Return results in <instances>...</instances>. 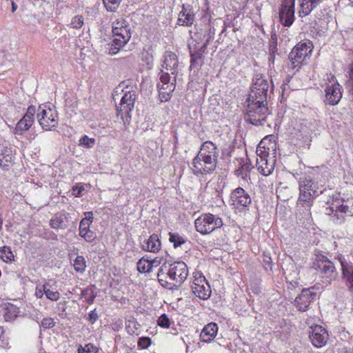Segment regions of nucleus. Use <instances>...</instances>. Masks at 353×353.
Returning <instances> with one entry per match:
<instances>
[{
  "label": "nucleus",
  "mask_w": 353,
  "mask_h": 353,
  "mask_svg": "<svg viewBox=\"0 0 353 353\" xmlns=\"http://www.w3.org/2000/svg\"><path fill=\"white\" fill-rule=\"evenodd\" d=\"M188 276L185 263L181 261L164 263L159 269L157 279L160 285L168 290H178Z\"/></svg>",
  "instance_id": "obj_1"
},
{
  "label": "nucleus",
  "mask_w": 353,
  "mask_h": 353,
  "mask_svg": "<svg viewBox=\"0 0 353 353\" xmlns=\"http://www.w3.org/2000/svg\"><path fill=\"white\" fill-rule=\"evenodd\" d=\"M218 157L219 152L214 144L211 141H205L193 159L191 168L192 173L196 176L212 173L216 168Z\"/></svg>",
  "instance_id": "obj_2"
},
{
  "label": "nucleus",
  "mask_w": 353,
  "mask_h": 353,
  "mask_svg": "<svg viewBox=\"0 0 353 353\" xmlns=\"http://www.w3.org/2000/svg\"><path fill=\"white\" fill-rule=\"evenodd\" d=\"M327 180V172L325 170L321 174V176H317L314 179L305 178L299 180V196L298 202L305 205V208H310L314 199L323 190L319 191L323 188Z\"/></svg>",
  "instance_id": "obj_3"
},
{
  "label": "nucleus",
  "mask_w": 353,
  "mask_h": 353,
  "mask_svg": "<svg viewBox=\"0 0 353 353\" xmlns=\"http://www.w3.org/2000/svg\"><path fill=\"white\" fill-rule=\"evenodd\" d=\"M137 87L132 85H125L123 82L119 88L114 92L113 99L121 94V99L119 104L116 105L117 115L120 117L125 123L130 120L131 113L134 108L135 100L137 99Z\"/></svg>",
  "instance_id": "obj_4"
},
{
  "label": "nucleus",
  "mask_w": 353,
  "mask_h": 353,
  "mask_svg": "<svg viewBox=\"0 0 353 353\" xmlns=\"http://www.w3.org/2000/svg\"><path fill=\"white\" fill-rule=\"evenodd\" d=\"M311 268L315 271L320 282L325 287L337 280L339 272L334 263L325 255L319 253L312 259Z\"/></svg>",
  "instance_id": "obj_5"
},
{
  "label": "nucleus",
  "mask_w": 353,
  "mask_h": 353,
  "mask_svg": "<svg viewBox=\"0 0 353 353\" xmlns=\"http://www.w3.org/2000/svg\"><path fill=\"white\" fill-rule=\"evenodd\" d=\"M314 50L312 41L304 39L297 43L289 54L290 68L298 71L303 65H307Z\"/></svg>",
  "instance_id": "obj_6"
},
{
  "label": "nucleus",
  "mask_w": 353,
  "mask_h": 353,
  "mask_svg": "<svg viewBox=\"0 0 353 353\" xmlns=\"http://www.w3.org/2000/svg\"><path fill=\"white\" fill-rule=\"evenodd\" d=\"M112 46L118 50L124 47L131 38L130 23L123 17H119L112 21Z\"/></svg>",
  "instance_id": "obj_7"
},
{
  "label": "nucleus",
  "mask_w": 353,
  "mask_h": 353,
  "mask_svg": "<svg viewBox=\"0 0 353 353\" xmlns=\"http://www.w3.org/2000/svg\"><path fill=\"white\" fill-rule=\"evenodd\" d=\"M37 118L39 125L46 131H54L59 125L58 112L49 104L39 106Z\"/></svg>",
  "instance_id": "obj_8"
},
{
  "label": "nucleus",
  "mask_w": 353,
  "mask_h": 353,
  "mask_svg": "<svg viewBox=\"0 0 353 353\" xmlns=\"http://www.w3.org/2000/svg\"><path fill=\"white\" fill-rule=\"evenodd\" d=\"M254 99L248 98V109L245 119L252 125H259L268 114L267 102L261 103Z\"/></svg>",
  "instance_id": "obj_9"
},
{
  "label": "nucleus",
  "mask_w": 353,
  "mask_h": 353,
  "mask_svg": "<svg viewBox=\"0 0 353 353\" xmlns=\"http://www.w3.org/2000/svg\"><path fill=\"white\" fill-rule=\"evenodd\" d=\"M197 232L202 234H209L217 228H221L223 223L221 217L210 213L202 214L194 221Z\"/></svg>",
  "instance_id": "obj_10"
},
{
  "label": "nucleus",
  "mask_w": 353,
  "mask_h": 353,
  "mask_svg": "<svg viewBox=\"0 0 353 353\" xmlns=\"http://www.w3.org/2000/svg\"><path fill=\"white\" fill-rule=\"evenodd\" d=\"M248 98L258 100L261 103L267 102V92L269 88V83L262 75H256L253 80Z\"/></svg>",
  "instance_id": "obj_11"
},
{
  "label": "nucleus",
  "mask_w": 353,
  "mask_h": 353,
  "mask_svg": "<svg viewBox=\"0 0 353 353\" xmlns=\"http://www.w3.org/2000/svg\"><path fill=\"white\" fill-rule=\"evenodd\" d=\"M295 0H283L279 11L280 22L285 27H290L295 19Z\"/></svg>",
  "instance_id": "obj_12"
},
{
  "label": "nucleus",
  "mask_w": 353,
  "mask_h": 353,
  "mask_svg": "<svg viewBox=\"0 0 353 353\" xmlns=\"http://www.w3.org/2000/svg\"><path fill=\"white\" fill-rule=\"evenodd\" d=\"M319 285L320 284H316L310 288L303 289L301 294L296 297L294 303L299 311L305 312L308 310L310 305L316 299V293L312 292L311 290H319Z\"/></svg>",
  "instance_id": "obj_13"
},
{
  "label": "nucleus",
  "mask_w": 353,
  "mask_h": 353,
  "mask_svg": "<svg viewBox=\"0 0 353 353\" xmlns=\"http://www.w3.org/2000/svg\"><path fill=\"white\" fill-rule=\"evenodd\" d=\"M325 101L330 105H335L342 98V87L334 77H332L325 89Z\"/></svg>",
  "instance_id": "obj_14"
},
{
  "label": "nucleus",
  "mask_w": 353,
  "mask_h": 353,
  "mask_svg": "<svg viewBox=\"0 0 353 353\" xmlns=\"http://www.w3.org/2000/svg\"><path fill=\"white\" fill-rule=\"evenodd\" d=\"M341 266V278L351 294H353V263L347 262L342 256H339Z\"/></svg>",
  "instance_id": "obj_15"
},
{
  "label": "nucleus",
  "mask_w": 353,
  "mask_h": 353,
  "mask_svg": "<svg viewBox=\"0 0 353 353\" xmlns=\"http://www.w3.org/2000/svg\"><path fill=\"white\" fill-rule=\"evenodd\" d=\"M310 339L316 347H322L325 346L328 340L327 331L321 325H315L310 327Z\"/></svg>",
  "instance_id": "obj_16"
},
{
  "label": "nucleus",
  "mask_w": 353,
  "mask_h": 353,
  "mask_svg": "<svg viewBox=\"0 0 353 353\" xmlns=\"http://www.w3.org/2000/svg\"><path fill=\"white\" fill-rule=\"evenodd\" d=\"M195 20V14L193 8L190 5L182 6L181 10L179 13L177 24L180 26L190 27Z\"/></svg>",
  "instance_id": "obj_17"
},
{
  "label": "nucleus",
  "mask_w": 353,
  "mask_h": 353,
  "mask_svg": "<svg viewBox=\"0 0 353 353\" xmlns=\"http://www.w3.org/2000/svg\"><path fill=\"white\" fill-rule=\"evenodd\" d=\"M230 199L232 205H236V207H247L251 203V198L249 194L241 187L236 188L232 192Z\"/></svg>",
  "instance_id": "obj_18"
},
{
  "label": "nucleus",
  "mask_w": 353,
  "mask_h": 353,
  "mask_svg": "<svg viewBox=\"0 0 353 353\" xmlns=\"http://www.w3.org/2000/svg\"><path fill=\"white\" fill-rule=\"evenodd\" d=\"M208 41L199 47L190 48V68H199L204 59V53L207 49Z\"/></svg>",
  "instance_id": "obj_19"
},
{
  "label": "nucleus",
  "mask_w": 353,
  "mask_h": 353,
  "mask_svg": "<svg viewBox=\"0 0 353 353\" xmlns=\"http://www.w3.org/2000/svg\"><path fill=\"white\" fill-rule=\"evenodd\" d=\"M278 134H269L263 138L256 149V153L260 152L261 154L268 153L270 151L275 152L276 150V139Z\"/></svg>",
  "instance_id": "obj_20"
},
{
  "label": "nucleus",
  "mask_w": 353,
  "mask_h": 353,
  "mask_svg": "<svg viewBox=\"0 0 353 353\" xmlns=\"http://www.w3.org/2000/svg\"><path fill=\"white\" fill-rule=\"evenodd\" d=\"M259 159H256V167L258 170L264 176H268L272 173L274 169V161L272 160L271 162L267 159L265 154L257 153Z\"/></svg>",
  "instance_id": "obj_21"
},
{
  "label": "nucleus",
  "mask_w": 353,
  "mask_h": 353,
  "mask_svg": "<svg viewBox=\"0 0 353 353\" xmlns=\"http://www.w3.org/2000/svg\"><path fill=\"white\" fill-rule=\"evenodd\" d=\"M323 1L324 0H299V17L303 18L309 15L312 11L323 3Z\"/></svg>",
  "instance_id": "obj_22"
},
{
  "label": "nucleus",
  "mask_w": 353,
  "mask_h": 353,
  "mask_svg": "<svg viewBox=\"0 0 353 353\" xmlns=\"http://www.w3.org/2000/svg\"><path fill=\"white\" fill-rule=\"evenodd\" d=\"M14 159L10 149L0 144V168L8 170L13 165Z\"/></svg>",
  "instance_id": "obj_23"
},
{
  "label": "nucleus",
  "mask_w": 353,
  "mask_h": 353,
  "mask_svg": "<svg viewBox=\"0 0 353 353\" xmlns=\"http://www.w3.org/2000/svg\"><path fill=\"white\" fill-rule=\"evenodd\" d=\"M218 325L215 323H210L204 326L201 334V341L205 343L211 342L216 336Z\"/></svg>",
  "instance_id": "obj_24"
},
{
  "label": "nucleus",
  "mask_w": 353,
  "mask_h": 353,
  "mask_svg": "<svg viewBox=\"0 0 353 353\" xmlns=\"http://www.w3.org/2000/svg\"><path fill=\"white\" fill-rule=\"evenodd\" d=\"M237 161H239V168L235 170L236 175L241 176L243 179H247L248 177H250V172L254 168L251 161L248 157L241 158Z\"/></svg>",
  "instance_id": "obj_25"
},
{
  "label": "nucleus",
  "mask_w": 353,
  "mask_h": 353,
  "mask_svg": "<svg viewBox=\"0 0 353 353\" xmlns=\"http://www.w3.org/2000/svg\"><path fill=\"white\" fill-rule=\"evenodd\" d=\"M191 288L194 294L201 299L206 300L210 296L211 288L208 283L203 285L194 283Z\"/></svg>",
  "instance_id": "obj_26"
},
{
  "label": "nucleus",
  "mask_w": 353,
  "mask_h": 353,
  "mask_svg": "<svg viewBox=\"0 0 353 353\" xmlns=\"http://www.w3.org/2000/svg\"><path fill=\"white\" fill-rule=\"evenodd\" d=\"M157 88L161 102H166L171 99L172 94L175 89V85L173 83L165 85L158 83Z\"/></svg>",
  "instance_id": "obj_27"
},
{
  "label": "nucleus",
  "mask_w": 353,
  "mask_h": 353,
  "mask_svg": "<svg viewBox=\"0 0 353 353\" xmlns=\"http://www.w3.org/2000/svg\"><path fill=\"white\" fill-rule=\"evenodd\" d=\"M178 66L176 55L172 52H166L162 67L167 71L174 74Z\"/></svg>",
  "instance_id": "obj_28"
},
{
  "label": "nucleus",
  "mask_w": 353,
  "mask_h": 353,
  "mask_svg": "<svg viewBox=\"0 0 353 353\" xmlns=\"http://www.w3.org/2000/svg\"><path fill=\"white\" fill-rule=\"evenodd\" d=\"M161 248V242L157 234H152L150 238L145 240V245H143L144 250L157 252Z\"/></svg>",
  "instance_id": "obj_29"
},
{
  "label": "nucleus",
  "mask_w": 353,
  "mask_h": 353,
  "mask_svg": "<svg viewBox=\"0 0 353 353\" xmlns=\"http://www.w3.org/2000/svg\"><path fill=\"white\" fill-rule=\"evenodd\" d=\"M50 225L56 230L67 228V217L65 213H57L50 221Z\"/></svg>",
  "instance_id": "obj_30"
},
{
  "label": "nucleus",
  "mask_w": 353,
  "mask_h": 353,
  "mask_svg": "<svg viewBox=\"0 0 353 353\" xmlns=\"http://www.w3.org/2000/svg\"><path fill=\"white\" fill-rule=\"evenodd\" d=\"M3 308V318L6 321H11L14 320L19 312V307L10 303H5Z\"/></svg>",
  "instance_id": "obj_31"
},
{
  "label": "nucleus",
  "mask_w": 353,
  "mask_h": 353,
  "mask_svg": "<svg viewBox=\"0 0 353 353\" xmlns=\"http://www.w3.org/2000/svg\"><path fill=\"white\" fill-rule=\"evenodd\" d=\"M96 290L97 287L95 285H90L81 291V296L84 297L89 304H92L97 296Z\"/></svg>",
  "instance_id": "obj_32"
},
{
  "label": "nucleus",
  "mask_w": 353,
  "mask_h": 353,
  "mask_svg": "<svg viewBox=\"0 0 353 353\" xmlns=\"http://www.w3.org/2000/svg\"><path fill=\"white\" fill-rule=\"evenodd\" d=\"M50 284L49 283H46L43 285V291L46 292V296L48 299L57 301L60 298V294L58 291L52 290L50 289Z\"/></svg>",
  "instance_id": "obj_33"
},
{
  "label": "nucleus",
  "mask_w": 353,
  "mask_h": 353,
  "mask_svg": "<svg viewBox=\"0 0 353 353\" xmlns=\"http://www.w3.org/2000/svg\"><path fill=\"white\" fill-rule=\"evenodd\" d=\"M34 123V120H31L30 119H28L26 117H23L19 121V122L16 125V130L17 131H27L28 130L31 126Z\"/></svg>",
  "instance_id": "obj_34"
},
{
  "label": "nucleus",
  "mask_w": 353,
  "mask_h": 353,
  "mask_svg": "<svg viewBox=\"0 0 353 353\" xmlns=\"http://www.w3.org/2000/svg\"><path fill=\"white\" fill-rule=\"evenodd\" d=\"M14 254L9 246L0 248V258L6 263L14 261Z\"/></svg>",
  "instance_id": "obj_35"
},
{
  "label": "nucleus",
  "mask_w": 353,
  "mask_h": 353,
  "mask_svg": "<svg viewBox=\"0 0 353 353\" xmlns=\"http://www.w3.org/2000/svg\"><path fill=\"white\" fill-rule=\"evenodd\" d=\"M121 1L122 0H103V3L108 12H115L120 6Z\"/></svg>",
  "instance_id": "obj_36"
},
{
  "label": "nucleus",
  "mask_w": 353,
  "mask_h": 353,
  "mask_svg": "<svg viewBox=\"0 0 353 353\" xmlns=\"http://www.w3.org/2000/svg\"><path fill=\"white\" fill-rule=\"evenodd\" d=\"M86 265L85 260L83 256H77L74 261V268L78 272H83Z\"/></svg>",
  "instance_id": "obj_37"
},
{
  "label": "nucleus",
  "mask_w": 353,
  "mask_h": 353,
  "mask_svg": "<svg viewBox=\"0 0 353 353\" xmlns=\"http://www.w3.org/2000/svg\"><path fill=\"white\" fill-rule=\"evenodd\" d=\"M140 325L135 320H128L125 321V330L127 332L132 335L135 334L136 330L139 328Z\"/></svg>",
  "instance_id": "obj_38"
},
{
  "label": "nucleus",
  "mask_w": 353,
  "mask_h": 353,
  "mask_svg": "<svg viewBox=\"0 0 353 353\" xmlns=\"http://www.w3.org/2000/svg\"><path fill=\"white\" fill-rule=\"evenodd\" d=\"M170 241L173 243V246L176 248L185 243V240L178 233H170Z\"/></svg>",
  "instance_id": "obj_39"
},
{
  "label": "nucleus",
  "mask_w": 353,
  "mask_h": 353,
  "mask_svg": "<svg viewBox=\"0 0 353 353\" xmlns=\"http://www.w3.org/2000/svg\"><path fill=\"white\" fill-rule=\"evenodd\" d=\"M148 263L145 260V256H143L141 259L137 262V270L141 273H149L151 272L150 266L147 267Z\"/></svg>",
  "instance_id": "obj_40"
},
{
  "label": "nucleus",
  "mask_w": 353,
  "mask_h": 353,
  "mask_svg": "<svg viewBox=\"0 0 353 353\" xmlns=\"http://www.w3.org/2000/svg\"><path fill=\"white\" fill-rule=\"evenodd\" d=\"M79 236L83 238V239L88 243H94L97 239V234L91 230L89 231H85V232Z\"/></svg>",
  "instance_id": "obj_41"
},
{
  "label": "nucleus",
  "mask_w": 353,
  "mask_h": 353,
  "mask_svg": "<svg viewBox=\"0 0 353 353\" xmlns=\"http://www.w3.org/2000/svg\"><path fill=\"white\" fill-rule=\"evenodd\" d=\"M95 143V139L94 138H89L88 136L85 135L79 140V145L85 147V148H92Z\"/></svg>",
  "instance_id": "obj_42"
},
{
  "label": "nucleus",
  "mask_w": 353,
  "mask_h": 353,
  "mask_svg": "<svg viewBox=\"0 0 353 353\" xmlns=\"http://www.w3.org/2000/svg\"><path fill=\"white\" fill-rule=\"evenodd\" d=\"M97 347L92 343L86 344L83 347L78 349V353H97Z\"/></svg>",
  "instance_id": "obj_43"
},
{
  "label": "nucleus",
  "mask_w": 353,
  "mask_h": 353,
  "mask_svg": "<svg viewBox=\"0 0 353 353\" xmlns=\"http://www.w3.org/2000/svg\"><path fill=\"white\" fill-rule=\"evenodd\" d=\"M157 323L158 325L165 328H168L170 325V321L165 314H163L159 316Z\"/></svg>",
  "instance_id": "obj_44"
},
{
  "label": "nucleus",
  "mask_w": 353,
  "mask_h": 353,
  "mask_svg": "<svg viewBox=\"0 0 353 353\" xmlns=\"http://www.w3.org/2000/svg\"><path fill=\"white\" fill-rule=\"evenodd\" d=\"M71 25L73 28L79 29L83 25V19L81 16L77 15L74 16L71 21Z\"/></svg>",
  "instance_id": "obj_45"
},
{
  "label": "nucleus",
  "mask_w": 353,
  "mask_h": 353,
  "mask_svg": "<svg viewBox=\"0 0 353 353\" xmlns=\"http://www.w3.org/2000/svg\"><path fill=\"white\" fill-rule=\"evenodd\" d=\"M92 224L91 222L87 221V219H81L79 223V235L82 234L85 231L90 230V227Z\"/></svg>",
  "instance_id": "obj_46"
},
{
  "label": "nucleus",
  "mask_w": 353,
  "mask_h": 353,
  "mask_svg": "<svg viewBox=\"0 0 353 353\" xmlns=\"http://www.w3.org/2000/svg\"><path fill=\"white\" fill-rule=\"evenodd\" d=\"M151 345V339L149 337L143 336L139 338L138 346L141 349H147Z\"/></svg>",
  "instance_id": "obj_47"
},
{
  "label": "nucleus",
  "mask_w": 353,
  "mask_h": 353,
  "mask_svg": "<svg viewBox=\"0 0 353 353\" xmlns=\"http://www.w3.org/2000/svg\"><path fill=\"white\" fill-rule=\"evenodd\" d=\"M159 75H160V77H159L160 82L159 83L163 84V85L171 83L170 82V76L168 72H163V70H161V72L159 73Z\"/></svg>",
  "instance_id": "obj_48"
},
{
  "label": "nucleus",
  "mask_w": 353,
  "mask_h": 353,
  "mask_svg": "<svg viewBox=\"0 0 353 353\" xmlns=\"http://www.w3.org/2000/svg\"><path fill=\"white\" fill-rule=\"evenodd\" d=\"M41 325L45 329L52 328L55 325V322L52 318H45L42 320Z\"/></svg>",
  "instance_id": "obj_49"
},
{
  "label": "nucleus",
  "mask_w": 353,
  "mask_h": 353,
  "mask_svg": "<svg viewBox=\"0 0 353 353\" xmlns=\"http://www.w3.org/2000/svg\"><path fill=\"white\" fill-rule=\"evenodd\" d=\"M36 113V107L33 105H30L28 108L27 112L25 114L24 117H27L28 119H30L31 120H34V116Z\"/></svg>",
  "instance_id": "obj_50"
},
{
  "label": "nucleus",
  "mask_w": 353,
  "mask_h": 353,
  "mask_svg": "<svg viewBox=\"0 0 353 353\" xmlns=\"http://www.w3.org/2000/svg\"><path fill=\"white\" fill-rule=\"evenodd\" d=\"M99 318V315L97 313L96 309L92 310L87 318V320L91 323L94 324Z\"/></svg>",
  "instance_id": "obj_51"
},
{
  "label": "nucleus",
  "mask_w": 353,
  "mask_h": 353,
  "mask_svg": "<svg viewBox=\"0 0 353 353\" xmlns=\"http://www.w3.org/2000/svg\"><path fill=\"white\" fill-rule=\"evenodd\" d=\"M161 263V259L158 257H156L154 259L150 261V262L147 264V267L151 268V271L152 270L153 267H157Z\"/></svg>",
  "instance_id": "obj_52"
},
{
  "label": "nucleus",
  "mask_w": 353,
  "mask_h": 353,
  "mask_svg": "<svg viewBox=\"0 0 353 353\" xmlns=\"http://www.w3.org/2000/svg\"><path fill=\"white\" fill-rule=\"evenodd\" d=\"M84 190L83 186H74L72 189V194L75 196H79L82 192V191Z\"/></svg>",
  "instance_id": "obj_53"
},
{
  "label": "nucleus",
  "mask_w": 353,
  "mask_h": 353,
  "mask_svg": "<svg viewBox=\"0 0 353 353\" xmlns=\"http://www.w3.org/2000/svg\"><path fill=\"white\" fill-rule=\"evenodd\" d=\"M43 294L46 295V292H44V291H43V285L41 288L37 286L36 288V291H35V296L37 298L41 299L43 297Z\"/></svg>",
  "instance_id": "obj_54"
},
{
  "label": "nucleus",
  "mask_w": 353,
  "mask_h": 353,
  "mask_svg": "<svg viewBox=\"0 0 353 353\" xmlns=\"http://www.w3.org/2000/svg\"><path fill=\"white\" fill-rule=\"evenodd\" d=\"M336 211L341 213H347L349 211V207L346 205L342 204L336 207Z\"/></svg>",
  "instance_id": "obj_55"
},
{
  "label": "nucleus",
  "mask_w": 353,
  "mask_h": 353,
  "mask_svg": "<svg viewBox=\"0 0 353 353\" xmlns=\"http://www.w3.org/2000/svg\"><path fill=\"white\" fill-rule=\"evenodd\" d=\"M194 283L203 284V285L208 283L207 280L205 279V278L201 275H200L199 277H198V278H195L193 283Z\"/></svg>",
  "instance_id": "obj_56"
},
{
  "label": "nucleus",
  "mask_w": 353,
  "mask_h": 353,
  "mask_svg": "<svg viewBox=\"0 0 353 353\" xmlns=\"http://www.w3.org/2000/svg\"><path fill=\"white\" fill-rule=\"evenodd\" d=\"M85 218L83 219H87L88 221L92 223L93 221V214L92 212H86L84 213Z\"/></svg>",
  "instance_id": "obj_57"
},
{
  "label": "nucleus",
  "mask_w": 353,
  "mask_h": 353,
  "mask_svg": "<svg viewBox=\"0 0 353 353\" xmlns=\"http://www.w3.org/2000/svg\"><path fill=\"white\" fill-rule=\"evenodd\" d=\"M350 83L353 88V63L350 65L349 70Z\"/></svg>",
  "instance_id": "obj_58"
},
{
  "label": "nucleus",
  "mask_w": 353,
  "mask_h": 353,
  "mask_svg": "<svg viewBox=\"0 0 353 353\" xmlns=\"http://www.w3.org/2000/svg\"><path fill=\"white\" fill-rule=\"evenodd\" d=\"M17 8V6L14 1L12 2V12H14Z\"/></svg>",
  "instance_id": "obj_59"
},
{
  "label": "nucleus",
  "mask_w": 353,
  "mask_h": 353,
  "mask_svg": "<svg viewBox=\"0 0 353 353\" xmlns=\"http://www.w3.org/2000/svg\"><path fill=\"white\" fill-rule=\"evenodd\" d=\"M327 210V214H331L334 212V210L332 208H328L326 209Z\"/></svg>",
  "instance_id": "obj_60"
},
{
  "label": "nucleus",
  "mask_w": 353,
  "mask_h": 353,
  "mask_svg": "<svg viewBox=\"0 0 353 353\" xmlns=\"http://www.w3.org/2000/svg\"><path fill=\"white\" fill-rule=\"evenodd\" d=\"M2 225H3V219H2L1 216H0V230H1V228H2Z\"/></svg>",
  "instance_id": "obj_61"
},
{
  "label": "nucleus",
  "mask_w": 353,
  "mask_h": 353,
  "mask_svg": "<svg viewBox=\"0 0 353 353\" xmlns=\"http://www.w3.org/2000/svg\"><path fill=\"white\" fill-rule=\"evenodd\" d=\"M145 260L146 261V263H148L151 259L149 257L145 256Z\"/></svg>",
  "instance_id": "obj_62"
}]
</instances>
